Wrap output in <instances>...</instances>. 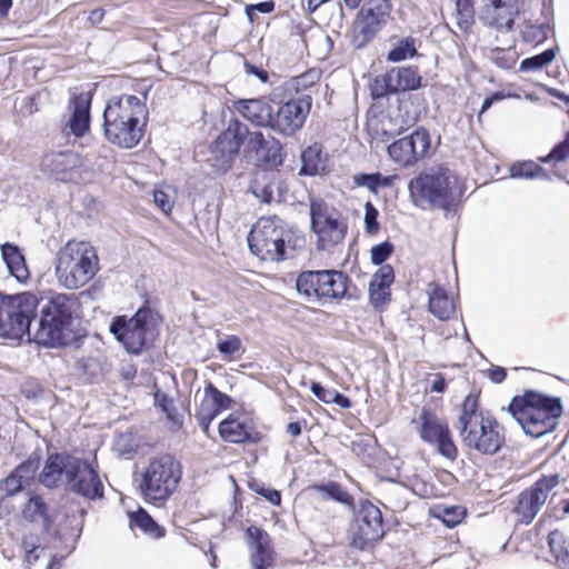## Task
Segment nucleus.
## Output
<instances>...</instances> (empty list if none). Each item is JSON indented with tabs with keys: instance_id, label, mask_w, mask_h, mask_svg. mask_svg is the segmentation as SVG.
<instances>
[{
	"instance_id": "nucleus-1",
	"label": "nucleus",
	"mask_w": 569,
	"mask_h": 569,
	"mask_svg": "<svg viewBox=\"0 0 569 569\" xmlns=\"http://www.w3.org/2000/svg\"><path fill=\"white\" fill-rule=\"evenodd\" d=\"M148 114L146 104L136 96L112 97L103 111L106 139L119 148L131 149L142 139L141 120Z\"/></svg>"
},
{
	"instance_id": "nucleus-2",
	"label": "nucleus",
	"mask_w": 569,
	"mask_h": 569,
	"mask_svg": "<svg viewBox=\"0 0 569 569\" xmlns=\"http://www.w3.org/2000/svg\"><path fill=\"white\" fill-rule=\"evenodd\" d=\"M79 310L80 302L74 295L51 296L41 306L33 340L52 348L70 345L76 338L72 323Z\"/></svg>"
},
{
	"instance_id": "nucleus-3",
	"label": "nucleus",
	"mask_w": 569,
	"mask_h": 569,
	"mask_svg": "<svg viewBox=\"0 0 569 569\" xmlns=\"http://www.w3.org/2000/svg\"><path fill=\"white\" fill-rule=\"evenodd\" d=\"M508 411L526 435L539 438L555 429L562 413V406L559 398L529 390L521 397H515Z\"/></svg>"
},
{
	"instance_id": "nucleus-4",
	"label": "nucleus",
	"mask_w": 569,
	"mask_h": 569,
	"mask_svg": "<svg viewBox=\"0 0 569 569\" xmlns=\"http://www.w3.org/2000/svg\"><path fill=\"white\" fill-rule=\"evenodd\" d=\"M99 270V258L93 246L71 240L57 253L56 276L60 286L73 290L86 286Z\"/></svg>"
},
{
	"instance_id": "nucleus-5",
	"label": "nucleus",
	"mask_w": 569,
	"mask_h": 569,
	"mask_svg": "<svg viewBox=\"0 0 569 569\" xmlns=\"http://www.w3.org/2000/svg\"><path fill=\"white\" fill-rule=\"evenodd\" d=\"M40 303L31 292L12 296L0 295V338L19 343L24 338L33 340L30 327Z\"/></svg>"
},
{
	"instance_id": "nucleus-6",
	"label": "nucleus",
	"mask_w": 569,
	"mask_h": 569,
	"mask_svg": "<svg viewBox=\"0 0 569 569\" xmlns=\"http://www.w3.org/2000/svg\"><path fill=\"white\" fill-rule=\"evenodd\" d=\"M456 174L445 166L432 167L410 180L408 189L415 206L447 209L453 201Z\"/></svg>"
},
{
	"instance_id": "nucleus-7",
	"label": "nucleus",
	"mask_w": 569,
	"mask_h": 569,
	"mask_svg": "<svg viewBox=\"0 0 569 569\" xmlns=\"http://www.w3.org/2000/svg\"><path fill=\"white\" fill-rule=\"evenodd\" d=\"M182 477L180 462L170 453L152 457L141 472L140 491L148 501H164Z\"/></svg>"
},
{
	"instance_id": "nucleus-8",
	"label": "nucleus",
	"mask_w": 569,
	"mask_h": 569,
	"mask_svg": "<svg viewBox=\"0 0 569 569\" xmlns=\"http://www.w3.org/2000/svg\"><path fill=\"white\" fill-rule=\"evenodd\" d=\"M291 240V231L278 217H262L248 234L250 251L266 261L288 259L286 246Z\"/></svg>"
},
{
	"instance_id": "nucleus-9",
	"label": "nucleus",
	"mask_w": 569,
	"mask_h": 569,
	"mask_svg": "<svg viewBox=\"0 0 569 569\" xmlns=\"http://www.w3.org/2000/svg\"><path fill=\"white\" fill-rule=\"evenodd\" d=\"M350 279L338 270H306L296 279L298 295L309 303L340 300L347 293Z\"/></svg>"
},
{
	"instance_id": "nucleus-10",
	"label": "nucleus",
	"mask_w": 569,
	"mask_h": 569,
	"mask_svg": "<svg viewBox=\"0 0 569 569\" xmlns=\"http://www.w3.org/2000/svg\"><path fill=\"white\" fill-rule=\"evenodd\" d=\"M311 229L318 237L317 247L325 250L340 243L348 230L342 214L320 198L310 200Z\"/></svg>"
},
{
	"instance_id": "nucleus-11",
	"label": "nucleus",
	"mask_w": 569,
	"mask_h": 569,
	"mask_svg": "<svg viewBox=\"0 0 569 569\" xmlns=\"http://www.w3.org/2000/svg\"><path fill=\"white\" fill-rule=\"evenodd\" d=\"M150 318L148 309H139L129 319L124 316L116 317L110 325V332L128 352L137 355L153 339Z\"/></svg>"
},
{
	"instance_id": "nucleus-12",
	"label": "nucleus",
	"mask_w": 569,
	"mask_h": 569,
	"mask_svg": "<svg viewBox=\"0 0 569 569\" xmlns=\"http://www.w3.org/2000/svg\"><path fill=\"white\" fill-rule=\"evenodd\" d=\"M390 16L388 0H369L358 12L352 28V44L356 49L365 48L386 24Z\"/></svg>"
},
{
	"instance_id": "nucleus-13",
	"label": "nucleus",
	"mask_w": 569,
	"mask_h": 569,
	"mask_svg": "<svg viewBox=\"0 0 569 569\" xmlns=\"http://www.w3.org/2000/svg\"><path fill=\"white\" fill-rule=\"evenodd\" d=\"M385 532L380 509L370 501L362 502L349 529L351 546L365 550L380 540Z\"/></svg>"
},
{
	"instance_id": "nucleus-14",
	"label": "nucleus",
	"mask_w": 569,
	"mask_h": 569,
	"mask_svg": "<svg viewBox=\"0 0 569 569\" xmlns=\"http://www.w3.org/2000/svg\"><path fill=\"white\" fill-rule=\"evenodd\" d=\"M459 435L466 447L481 455L493 456L505 445L503 429L491 416H486L463 432L459 431Z\"/></svg>"
},
{
	"instance_id": "nucleus-15",
	"label": "nucleus",
	"mask_w": 569,
	"mask_h": 569,
	"mask_svg": "<svg viewBox=\"0 0 569 569\" xmlns=\"http://www.w3.org/2000/svg\"><path fill=\"white\" fill-rule=\"evenodd\" d=\"M419 436L421 440L435 446L439 455L453 461L458 456V449L446 420L423 407L419 415Z\"/></svg>"
},
{
	"instance_id": "nucleus-16",
	"label": "nucleus",
	"mask_w": 569,
	"mask_h": 569,
	"mask_svg": "<svg viewBox=\"0 0 569 569\" xmlns=\"http://www.w3.org/2000/svg\"><path fill=\"white\" fill-rule=\"evenodd\" d=\"M560 483V476L548 475L539 478L530 488L521 491L513 512L522 523L529 525L546 503L549 493Z\"/></svg>"
},
{
	"instance_id": "nucleus-17",
	"label": "nucleus",
	"mask_w": 569,
	"mask_h": 569,
	"mask_svg": "<svg viewBox=\"0 0 569 569\" xmlns=\"http://www.w3.org/2000/svg\"><path fill=\"white\" fill-rule=\"evenodd\" d=\"M312 98L302 93L297 99H290L272 111L270 130L284 137H290L300 130L310 112Z\"/></svg>"
},
{
	"instance_id": "nucleus-18",
	"label": "nucleus",
	"mask_w": 569,
	"mask_h": 569,
	"mask_svg": "<svg viewBox=\"0 0 569 569\" xmlns=\"http://www.w3.org/2000/svg\"><path fill=\"white\" fill-rule=\"evenodd\" d=\"M68 470L64 483L69 491L89 500L103 497L102 481L89 461L73 456Z\"/></svg>"
},
{
	"instance_id": "nucleus-19",
	"label": "nucleus",
	"mask_w": 569,
	"mask_h": 569,
	"mask_svg": "<svg viewBox=\"0 0 569 569\" xmlns=\"http://www.w3.org/2000/svg\"><path fill=\"white\" fill-rule=\"evenodd\" d=\"M430 134L427 129L418 128L411 134L400 138L388 146V154L398 166L408 168L426 157L430 149Z\"/></svg>"
},
{
	"instance_id": "nucleus-20",
	"label": "nucleus",
	"mask_w": 569,
	"mask_h": 569,
	"mask_svg": "<svg viewBox=\"0 0 569 569\" xmlns=\"http://www.w3.org/2000/svg\"><path fill=\"white\" fill-rule=\"evenodd\" d=\"M248 147L254 153L256 160L260 166L276 168L284 161L286 152L283 146L273 136H264L261 131H251Z\"/></svg>"
},
{
	"instance_id": "nucleus-21",
	"label": "nucleus",
	"mask_w": 569,
	"mask_h": 569,
	"mask_svg": "<svg viewBox=\"0 0 569 569\" xmlns=\"http://www.w3.org/2000/svg\"><path fill=\"white\" fill-rule=\"evenodd\" d=\"M247 537L252 569H268L272 567L274 559L269 535L264 530L252 526L247 529Z\"/></svg>"
},
{
	"instance_id": "nucleus-22",
	"label": "nucleus",
	"mask_w": 569,
	"mask_h": 569,
	"mask_svg": "<svg viewBox=\"0 0 569 569\" xmlns=\"http://www.w3.org/2000/svg\"><path fill=\"white\" fill-rule=\"evenodd\" d=\"M233 109L254 127L270 129L273 107L264 97L239 99Z\"/></svg>"
},
{
	"instance_id": "nucleus-23",
	"label": "nucleus",
	"mask_w": 569,
	"mask_h": 569,
	"mask_svg": "<svg viewBox=\"0 0 569 569\" xmlns=\"http://www.w3.org/2000/svg\"><path fill=\"white\" fill-rule=\"evenodd\" d=\"M79 157L72 151L49 152L40 162V170L58 181L71 179V171L79 166Z\"/></svg>"
},
{
	"instance_id": "nucleus-24",
	"label": "nucleus",
	"mask_w": 569,
	"mask_h": 569,
	"mask_svg": "<svg viewBox=\"0 0 569 569\" xmlns=\"http://www.w3.org/2000/svg\"><path fill=\"white\" fill-rule=\"evenodd\" d=\"M90 108L91 96L90 93L81 92L73 96L69 101L68 109L70 111L69 120L66 128L77 137L81 138L90 129Z\"/></svg>"
},
{
	"instance_id": "nucleus-25",
	"label": "nucleus",
	"mask_w": 569,
	"mask_h": 569,
	"mask_svg": "<svg viewBox=\"0 0 569 569\" xmlns=\"http://www.w3.org/2000/svg\"><path fill=\"white\" fill-rule=\"evenodd\" d=\"M517 13V0H491V2L485 7L482 18L489 26L509 31L513 27L515 16Z\"/></svg>"
},
{
	"instance_id": "nucleus-26",
	"label": "nucleus",
	"mask_w": 569,
	"mask_h": 569,
	"mask_svg": "<svg viewBox=\"0 0 569 569\" xmlns=\"http://www.w3.org/2000/svg\"><path fill=\"white\" fill-rule=\"evenodd\" d=\"M72 457V455L66 452L49 455L39 473V482L50 489L59 487L66 480Z\"/></svg>"
},
{
	"instance_id": "nucleus-27",
	"label": "nucleus",
	"mask_w": 569,
	"mask_h": 569,
	"mask_svg": "<svg viewBox=\"0 0 569 569\" xmlns=\"http://www.w3.org/2000/svg\"><path fill=\"white\" fill-rule=\"evenodd\" d=\"M395 280V271L390 264L381 266L369 283V298L375 309H381L390 301V286Z\"/></svg>"
},
{
	"instance_id": "nucleus-28",
	"label": "nucleus",
	"mask_w": 569,
	"mask_h": 569,
	"mask_svg": "<svg viewBox=\"0 0 569 569\" xmlns=\"http://www.w3.org/2000/svg\"><path fill=\"white\" fill-rule=\"evenodd\" d=\"M250 131L248 127L240 120L233 118L229 121L227 128L214 140L217 148H221L228 154L234 158L238 156L244 140L249 139Z\"/></svg>"
},
{
	"instance_id": "nucleus-29",
	"label": "nucleus",
	"mask_w": 569,
	"mask_h": 569,
	"mask_svg": "<svg viewBox=\"0 0 569 569\" xmlns=\"http://www.w3.org/2000/svg\"><path fill=\"white\" fill-rule=\"evenodd\" d=\"M429 311L439 320H448L455 313L456 306L446 289L438 283L428 284Z\"/></svg>"
},
{
	"instance_id": "nucleus-30",
	"label": "nucleus",
	"mask_w": 569,
	"mask_h": 569,
	"mask_svg": "<svg viewBox=\"0 0 569 569\" xmlns=\"http://www.w3.org/2000/svg\"><path fill=\"white\" fill-rule=\"evenodd\" d=\"M0 250L9 273L19 282L27 281L30 273L19 247L17 244L6 242L0 246Z\"/></svg>"
},
{
	"instance_id": "nucleus-31",
	"label": "nucleus",
	"mask_w": 569,
	"mask_h": 569,
	"mask_svg": "<svg viewBox=\"0 0 569 569\" xmlns=\"http://www.w3.org/2000/svg\"><path fill=\"white\" fill-rule=\"evenodd\" d=\"M396 93L417 90L421 87L422 78L417 67H397L389 70Z\"/></svg>"
},
{
	"instance_id": "nucleus-32",
	"label": "nucleus",
	"mask_w": 569,
	"mask_h": 569,
	"mask_svg": "<svg viewBox=\"0 0 569 569\" xmlns=\"http://www.w3.org/2000/svg\"><path fill=\"white\" fill-rule=\"evenodd\" d=\"M219 433L228 442L241 443L251 440V433L247 425L232 416L219 423Z\"/></svg>"
},
{
	"instance_id": "nucleus-33",
	"label": "nucleus",
	"mask_w": 569,
	"mask_h": 569,
	"mask_svg": "<svg viewBox=\"0 0 569 569\" xmlns=\"http://www.w3.org/2000/svg\"><path fill=\"white\" fill-rule=\"evenodd\" d=\"M22 516L27 521L34 522L42 520L48 527L51 522L49 517V507L40 495L31 493L27 500Z\"/></svg>"
},
{
	"instance_id": "nucleus-34",
	"label": "nucleus",
	"mask_w": 569,
	"mask_h": 569,
	"mask_svg": "<svg viewBox=\"0 0 569 569\" xmlns=\"http://www.w3.org/2000/svg\"><path fill=\"white\" fill-rule=\"evenodd\" d=\"M300 174L316 176L325 170V161L322 159V149L320 144H312L305 149L301 153Z\"/></svg>"
},
{
	"instance_id": "nucleus-35",
	"label": "nucleus",
	"mask_w": 569,
	"mask_h": 569,
	"mask_svg": "<svg viewBox=\"0 0 569 569\" xmlns=\"http://www.w3.org/2000/svg\"><path fill=\"white\" fill-rule=\"evenodd\" d=\"M550 550L560 569H569V541L559 531L550 532L548 537Z\"/></svg>"
},
{
	"instance_id": "nucleus-36",
	"label": "nucleus",
	"mask_w": 569,
	"mask_h": 569,
	"mask_svg": "<svg viewBox=\"0 0 569 569\" xmlns=\"http://www.w3.org/2000/svg\"><path fill=\"white\" fill-rule=\"evenodd\" d=\"M481 412H477V399L468 396L462 405V410L457 422L458 431H466L470 426H476L480 419H485Z\"/></svg>"
},
{
	"instance_id": "nucleus-37",
	"label": "nucleus",
	"mask_w": 569,
	"mask_h": 569,
	"mask_svg": "<svg viewBox=\"0 0 569 569\" xmlns=\"http://www.w3.org/2000/svg\"><path fill=\"white\" fill-rule=\"evenodd\" d=\"M370 96L373 100L386 98L390 94H396L390 71L377 76L369 84Z\"/></svg>"
},
{
	"instance_id": "nucleus-38",
	"label": "nucleus",
	"mask_w": 569,
	"mask_h": 569,
	"mask_svg": "<svg viewBox=\"0 0 569 569\" xmlns=\"http://www.w3.org/2000/svg\"><path fill=\"white\" fill-rule=\"evenodd\" d=\"M234 157L232 154H228L224 150L219 146L217 148L216 142L213 141L209 147V156L207 161L219 172H226L231 168L232 161Z\"/></svg>"
},
{
	"instance_id": "nucleus-39",
	"label": "nucleus",
	"mask_w": 569,
	"mask_h": 569,
	"mask_svg": "<svg viewBox=\"0 0 569 569\" xmlns=\"http://www.w3.org/2000/svg\"><path fill=\"white\" fill-rule=\"evenodd\" d=\"M510 173L512 178L533 179L547 177L545 169L533 161H523L512 164Z\"/></svg>"
},
{
	"instance_id": "nucleus-40",
	"label": "nucleus",
	"mask_w": 569,
	"mask_h": 569,
	"mask_svg": "<svg viewBox=\"0 0 569 569\" xmlns=\"http://www.w3.org/2000/svg\"><path fill=\"white\" fill-rule=\"evenodd\" d=\"M520 32L523 41L529 43H541L548 38L550 26L546 22L539 24L528 22L523 28H521Z\"/></svg>"
},
{
	"instance_id": "nucleus-41",
	"label": "nucleus",
	"mask_w": 569,
	"mask_h": 569,
	"mask_svg": "<svg viewBox=\"0 0 569 569\" xmlns=\"http://www.w3.org/2000/svg\"><path fill=\"white\" fill-rule=\"evenodd\" d=\"M415 39L411 37L401 39L397 46L388 52L387 60L391 62H399L407 58H412L417 54Z\"/></svg>"
},
{
	"instance_id": "nucleus-42",
	"label": "nucleus",
	"mask_w": 569,
	"mask_h": 569,
	"mask_svg": "<svg viewBox=\"0 0 569 569\" xmlns=\"http://www.w3.org/2000/svg\"><path fill=\"white\" fill-rule=\"evenodd\" d=\"M556 57L553 49H547L543 52L526 58L520 62V71L529 72L542 69L545 66L551 63Z\"/></svg>"
},
{
	"instance_id": "nucleus-43",
	"label": "nucleus",
	"mask_w": 569,
	"mask_h": 569,
	"mask_svg": "<svg viewBox=\"0 0 569 569\" xmlns=\"http://www.w3.org/2000/svg\"><path fill=\"white\" fill-rule=\"evenodd\" d=\"M203 391V400L208 401L209 405L217 409L218 412H221L222 410L229 408L232 401L229 396L218 390L211 382H208L206 385Z\"/></svg>"
},
{
	"instance_id": "nucleus-44",
	"label": "nucleus",
	"mask_w": 569,
	"mask_h": 569,
	"mask_svg": "<svg viewBox=\"0 0 569 569\" xmlns=\"http://www.w3.org/2000/svg\"><path fill=\"white\" fill-rule=\"evenodd\" d=\"M40 467V456L34 453L28 457L27 460L17 466L13 471L21 478L26 485L33 481L36 473Z\"/></svg>"
},
{
	"instance_id": "nucleus-45",
	"label": "nucleus",
	"mask_w": 569,
	"mask_h": 569,
	"mask_svg": "<svg viewBox=\"0 0 569 569\" xmlns=\"http://www.w3.org/2000/svg\"><path fill=\"white\" fill-rule=\"evenodd\" d=\"M131 521L144 532L153 535L156 537H162V529L151 518V516L143 509H140L131 517Z\"/></svg>"
},
{
	"instance_id": "nucleus-46",
	"label": "nucleus",
	"mask_w": 569,
	"mask_h": 569,
	"mask_svg": "<svg viewBox=\"0 0 569 569\" xmlns=\"http://www.w3.org/2000/svg\"><path fill=\"white\" fill-rule=\"evenodd\" d=\"M319 79V74L317 71L310 70L305 72L298 77H295L286 82L287 90H295L296 92H301L308 90L310 87L315 86Z\"/></svg>"
},
{
	"instance_id": "nucleus-47",
	"label": "nucleus",
	"mask_w": 569,
	"mask_h": 569,
	"mask_svg": "<svg viewBox=\"0 0 569 569\" xmlns=\"http://www.w3.org/2000/svg\"><path fill=\"white\" fill-rule=\"evenodd\" d=\"M437 517L441 519L447 527L452 528L463 519L465 509L459 506L443 507L438 510Z\"/></svg>"
},
{
	"instance_id": "nucleus-48",
	"label": "nucleus",
	"mask_w": 569,
	"mask_h": 569,
	"mask_svg": "<svg viewBox=\"0 0 569 569\" xmlns=\"http://www.w3.org/2000/svg\"><path fill=\"white\" fill-rule=\"evenodd\" d=\"M490 60L501 69H510L515 62V52L510 49L495 48L490 51Z\"/></svg>"
},
{
	"instance_id": "nucleus-49",
	"label": "nucleus",
	"mask_w": 569,
	"mask_h": 569,
	"mask_svg": "<svg viewBox=\"0 0 569 569\" xmlns=\"http://www.w3.org/2000/svg\"><path fill=\"white\" fill-rule=\"evenodd\" d=\"M220 412L217 411L208 401L202 400L199 410L196 412V419L199 426L208 431L210 423L216 419Z\"/></svg>"
},
{
	"instance_id": "nucleus-50",
	"label": "nucleus",
	"mask_w": 569,
	"mask_h": 569,
	"mask_svg": "<svg viewBox=\"0 0 569 569\" xmlns=\"http://www.w3.org/2000/svg\"><path fill=\"white\" fill-rule=\"evenodd\" d=\"M24 486H27L26 482L21 478H18V475L13 470L7 478L0 481V490L8 497L19 493Z\"/></svg>"
},
{
	"instance_id": "nucleus-51",
	"label": "nucleus",
	"mask_w": 569,
	"mask_h": 569,
	"mask_svg": "<svg viewBox=\"0 0 569 569\" xmlns=\"http://www.w3.org/2000/svg\"><path fill=\"white\" fill-rule=\"evenodd\" d=\"M569 157V132H567L563 141L559 142L553 147L550 153L546 158H541L542 162L563 161Z\"/></svg>"
},
{
	"instance_id": "nucleus-52",
	"label": "nucleus",
	"mask_w": 569,
	"mask_h": 569,
	"mask_svg": "<svg viewBox=\"0 0 569 569\" xmlns=\"http://www.w3.org/2000/svg\"><path fill=\"white\" fill-rule=\"evenodd\" d=\"M393 246L385 241L382 243H379L371 249V261L373 264L377 266H383V262L389 258V256L392 253Z\"/></svg>"
},
{
	"instance_id": "nucleus-53",
	"label": "nucleus",
	"mask_w": 569,
	"mask_h": 569,
	"mask_svg": "<svg viewBox=\"0 0 569 569\" xmlns=\"http://www.w3.org/2000/svg\"><path fill=\"white\" fill-rule=\"evenodd\" d=\"M317 490L326 493L329 498L339 502H347L349 498L348 493L342 490L341 486L337 482H329L327 485L318 486Z\"/></svg>"
},
{
	"instance_id": "nucleus-54",
	"label": "nucleus",
	"mask_w": 569,
	"mask_h": 569,
	"mask_svg": "<svg viewBox=\"0 0 569 569\" xmlns=\"http://www.w3.org/2000/svg\"><path fill=\"white\" fill-rule=\"evenodd\" d=\"M249 487L251 490L257 492L258 495L264 497L269 502H271L274 506L280 505L281 502V496L280 492L276 489L264 488L262 483L258 481H251L249 483Z\"/></svg>"
},
{
	"instance_id": "nucleus-55",
	"label": "nucleus",
	"mask_w": 569,
	"mask_h": 569,
	"mask_svg": "<svg viewBox=\"0 0 569 569\" xmlns=\"http://www.w3.org/2000/svg\"><path fill=\"white\" fill-rule=\"evenodd\" d=\"M378 214L376 207L370 201H367L365 204V226L368 233H376L378 231Z\"/></svg>"
},
{
	"instance_id": "nucleus-56",
	"label": "nucleus",
	"mask_w": 569,
	"mask_h": 569,
	"mask_svg": "<svg viewBox=\"0 0 569 569\" xmlns=\"http://www.w3.org/2000/svg\"><path fill=\"white\" fill-rule=\"evenodd\" d=\"M217 348L226 357H232L240 350L241 341L237 336H229L224 340L219 341Z\"/></svg>"
},
{
	"instance_id": "nucleus-57",
	"label": "nucleus",
	"mask_w": 569,
	"mask_h": 569,
	"mask_svg": "<svg viewBox=\"0 0 569 569\" xmlns=\"http://www.w3.org/2000/svg\"><path fill=\"white\" fill-rule=\"evenodd\" d=\"M154 403L167 415L168 419L173 420L176 408L171 398L158 391L154 395Z\"/></svg>"
},
{
	"instance_id": "nucleus-58",
	"label": "nucleus",
	"mask_w": 569,
	"mask_h": 569,
	"mask_svg": "<svg viewBox=\"0 0 569 569\" xmlns=\"http://www.w3.org/2000/svg\"><path fill=\"white\" fill-rule=\"evenodd\" d=\"M377 179L379 172L375 173H358L353 176V182L359 187H366L372 192H377Z\"/></svg>"
},
{
	"instance_id": "nucleus-59",
	"label": "nucleus",
	"mask_w": 569,
	"mask_h": 569,
	"mask_svg": "<svg viewBox=\"0 0 569 569\" xmlns=\"http://www.w3.org/2000/svg\"><path fill=\"white\" fill-rule=\"evenodd\" d=\"M310 390L318 400L325 403H332L333 389H327L320 382L312 381Z\"/></svg>"
},
{
	"instance_id": "nucleus-60",
	"label": "nucleus",
	"mask_w": 569,
	"mask_h": 569,
	"mask_svg": "<svg viewBox=\"0 0 569 569\" xmlns=\"http://www.w3.org/2000/svg\"><path fill=\"white\" fill-rule=\"evenodd\" d=\"M243 69L247 74L254 76L258 78L262 83H267L269 81V73L267 70H264L261 67H258L256 64L250 63L249 61L244 60L243 62Z\"/></svg>"
},
{
	"instance_id": "nucleus-61",
	"label": "nucleus",
	"mask_w": 569,
	"mask_h": 569,
	"mask_svg": "<svg viewBox=\"0 0 569 569\" xmlns=\"http://www.w3.org/2000/svg\"><path fill=\"white\" fill-rule=\"evenodd\" d=\"M153 201L156 206L164 213H169L172 209V202L169 196L161 190H156L153 192Z\"/></svg>"
},
{
	"instance_id": "nucleus-62",
	"label": "nucleus",
	"mask_w": 569,
	"mask_h": 569,
	"mask_svg": "<svg viewBox=\"0 0 569 569\" xmlns=\"http://www.w3.org/2000/svg\"><path fill=\"white\" fill-rule=\"evenodd\" d=\"M131 435H120L116 446L121 455H128L136 451L137 445L131 442Z\"/></svg>"
},
{
	"instance_id": "nucleus-63",
	"label": "nucleus",
	"mask_w": 569,
	"mask_h": 569,
	"mask_svg": "<svg viewBox=\"0 0 569 569\" xmlns=\"http://www.w3.org/2000/svg\"><path fill=\"white\" fill-rule=\"evenodd\" d=\"M22 548L24 552L33 550H43L40 546V538L37 535H27L22 538Z\"/></svg>"
},
{
	"instance_id": "nucleus-64",
	"label": "nucleus",
	"mask_w": 569,
	"mask_h": 569,
	"mask_svg": "<svg viewBox=\"0 0 569 569\" xmlns=\"http://www.w3.org/2000/svg\"><path fill=\"white\" fill-rule=\"evenodd\" d=\"M253 192L263 202L270 203L273 200V183H268L261 188L257 187Z\"/></svg>"
}]
</instances>
